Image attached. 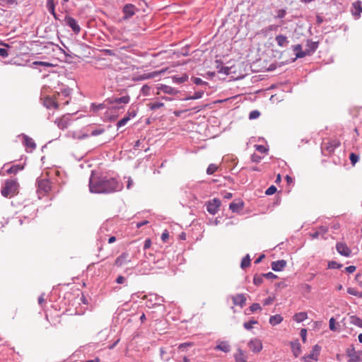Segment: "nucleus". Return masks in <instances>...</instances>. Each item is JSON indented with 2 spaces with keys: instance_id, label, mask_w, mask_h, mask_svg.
Listing matches in <instances>:
<instances>
[{
  "instance_id": "30",
  "label": "nucleus",
  "mask_w": 362,
  "mask_h": 362,
  "mask_svg": "<svg viewBox=\"0 0 362 362\" xmlns=\"http://www.w3.org/2000/svg\"><path fill=\"white\" fill-rule=\"evenodd\" d=\"M283 321V317L280 315H272L269 318V323L273 325H277Z\"/></svg>"
},
{
  "instance_id": "32",
  "label": "nucleus",
  "mask_w": 362,
  "mask_h": 362,
  "mask_svg": "<svg viewBox=\"0 0 362 362\" xmlns=\"http://www.w3.org/2000/svg\"><path fill=\"white\" fill-rule=\"evenodd\" d=\"M55 6L56 3L54 2V0H47L46 8L51 14H54Z\"/></svg>"
},
{
  "instance_id": "19",
  "label": "nucleus",
  "mask_w": 362,
  "mask_h": 362,
  "mask_svg": "<svg viewBox=\"0 0 362 362\" xmlns=\"http://www.w3.org/2000/svg\"><path fill=\"white\" fill-rule=\"evenodd\" d=\"M108 100L110 104H117V105L121 104V103L127 104L130 101V97L128 95H124V96H122L119 98H113L109 99Z\"/></svg>"
},
{
  "instance_id": "17",
  "label": "nucleus",
  "mask_w": 362,
  "mask_h": 362,
  "mask_svg": "<svg viewBox=\"0 0 362 362\" xmlns=\"http://www.w3.org/2000/svg\"><path fill=\"white\" fill-rule=\"evenodd\" d=\"M275 41L277 45L280 47H286L289 44L288 37L284 35L279 34L275 37Z\"/></svg>"
},
{
  "instance_id": "26",
  "label": "nucleus",
  "mask_w": 362,
  "mask_h": 362,
  "mask_svg": "<svg viewBox=\"0 0 362 362\" xmlns=\"http://www.w3.org/2000/svg\"><path fill=\"white\" fill-rule=\"evenodd\" d=\"M244 204L243 202H233L229 205V209L233 212H239L243 209Z\"/></svg>"
},
{
  "instance_id": "52",
  "label": "nucleus",
  "mask_w": 362,
  "mask_h": 362,
  "mask_svg": "<svg viewBox=\"0 0 362 362\" xmlns=\"http://www.w3.org/2000/svg\"><path fill=\"white\" fill-rule=\"evenodd\" d=\"M150 87L147 85H144L141 87V92L144 95H148L150 94Z\"/></svg>"
},
{
  "instance_id": "6",
  "label": "nucleus",
  "mask_w": 362,
  "mask_h": 362,
  "mask_svg": "<svg viewBox=\"0 0 362 362\" xmlns=\"http://www.w3.org/2000/svg\"><path fill=\"white\" fill-rule=\"evenodd\" d=\"M37 192L38 194H41L42 195L45 194L51 189V183L50 181L47 179H37Z\"/></svg>"
},
{
  "instance_id": "9",
  "label": "nucleus",
  "mask_w": 362,
  "mask_h": 362,
  "mask_svg": "<svg viewBox=\"0 0 362 362\" xmlns=\"http://www.w3.org/2000/svg\"><path fill=\"white\" fill-rule=\"evenodd\" d=\"M248 346L254 353L260 352L263 347L261 340L257 338L251 339L248 342Z\"/></svg>"
},
{
  "instance_id": "33",
  "label": "nucleus",
  "mask_w": 362,
  "mask_h": 362,
  "mask_svg": "<svg viewBox=\"0 0 362 362\" xmlns=\"http://www.w3.org/2000/svg\"><path fill=\"white\" fill-rule=\"evenodd\" d=\"M250 257L249 255H246L242 259L240 267L242 269H245L250 265Z\"/></svg>"
},
{
  "instance_id": "47",
  "label": "nucleus",
  "mask_w": 362,
  "mask_h": 362,
  "mask_svg": "<svg viewBox=\"0 0 362 362\" xmlns=\"http://www.w3.org/2000/svg\"><path fill=\"white\" fill-rule=\"evenodd\" d=\"M335 323H336L335 319L334 317H331L329 321V329L334 332L337 330V327H336Z\"/></svg>"
},
{
  "instance_id": "25",
  "label": "nucleus",
  "mask_w": 362,
  "mask_h": 362,
  "mask_svg": "<svg viewBox=\"0 0 362 362\" xmlns=\"http://www.w3.org/2000/svg\"><path fill=\"white\" fill-rule=\"evenodd\" d=\"M55 123L60 129H65L69 126V119L66 117H63L56 119Z\"/></svg>"
},
{
  "instance_id": "3",
  "label": "nucleus",
  "mask_w": 362,
  "mask_h": 362,
  "mask_svg": "<svg viewBox=\"0 0 362 362\" xmlns=\"http://www.w3.org/2000/svg\"><path fill=\"white\" fill-rule=\"evenodd\" d=\"M144 299L146 300V305L149 308L160 305L164 302V298L156 293L146 295Z\"/></svg>"
},
{
  "instance_id": "54",
  "label": "nucleus",
  "mask_w": 362,
  "mask_h": 362,
  "mask_svg": "<svg viewBox=\"0 0 362 362\" xmlns=\"http://www.w3.org/2000/svg\"><path fill=\"white\" fill-rule=\"evenodd\" d=\"M262 157L256 153H253L251 156V160L254 163H259L262 160Z\"/></svg>"
},
{
  "instance_id": "5",
  "label": "nucleus",
  "mask_w": 362,
  "mask_h": 362,
  "mask_svg": "<svg viewBox=\"0 0 362 362\" xmlns=\"http://www.w3.org/2000/svg\"><path fill=\"white\" fill-rule=\"evenodd\" d=\"M346 354V356L349 357L348 362L362 361V351H356L353 345L347 348Z\"/></svg>"
},
{
  "instance_id": "21",
  "label": "nucleus",
  "mask_w": 362,
  "mask_h": 362,
  "mask_svg": "<svg viewBox=\"0 0 362 362\" xmlns=\"http://www.w3.org/2000/svg\"><path fill=\"white\" fill-rule=\"evenodd\" d=\"M128 262H129V254L127 252H123L122 255L117 257L115 264L117 267H121Z\"/></svg>"
},
{
  "instance_id": "7",
  "label": "nucleus",
  "mask_w": 362,
  "mask_h": 362,
  "mask_svg": "<svg viewBox=\"0 0 362 362\" xmlns=\"http://www.w3.org/2000/svg\"><path fill=\"white\" fill-rule=\"evenodd\" d=\"M221 200L218 198H214L209 201L206 204L207 211L212 215H215L218 212L219 207L221 206Z\"/></svg>"
},
{
  "instance_id": "34",
  "label": "nucleus",
  "mask_w": 362,
  "mask_h": 362,
  "mask_svg": "<svg viewBox=\"0 0 362 362\" xmlns=\"http://www.w3.org/2000/svg\"><path fill=\"white\" fill-rule=\"evenodd\" d=\"M148 105L151 110H155L163 107L164 103L160 101H155L150 103Z\"/></svg>"
},
{
  "instance_id": "29",
  "label": "nucleus",
  "mask_w": 362,
  "mask_h": 362,
  "mask_svg": "<svg viewBox=\"0 0 362 362\" xmlns=\"http://www.w3.org/2000/svg\"><path fill=\"white\" fill-rule=\"evenodd\" d=\"M172 79L174 83L180 84L188 80V76L186 74H182L181 76H174L172 77Z\"/></svg>"
},
{
  "instance_id": "59",
  "label": "nucleus",
  "mask_w": 362,
  "mask_h": 362,
  "mask_svg": "<svg viewBox=\"0 0 362 362\" xmlns=\"http://www.w3.org/2000/svg\"><path fill=\"white\" fill-rule=\"evenodd\" d=\"M278 28H279V25H270L268 27H267L264 30H265V33H267L269 31L277 30Z\"/></svg>"
},
{
  "instance_id": "31",
  "label": "nucleus",
  "mask_w": 362,
  "mask_h": 362,
  "mask_svg": "<svg viewBox=\"0 0 362 362\" xmlns=\"http://www.w3.org/2000/svg\"><path fill=\"white\" fill-rule=\"evenodd\" d=\"M308 315L305 312H300L294 315L293 320L296 322H301L307 319Z\"/></svg>"
},
{
  "instance_id": "44",
  "label": "nucleus",
  "mask_w": 362,
  "mask_h": 362,
  "mask_svg": "<svg viewBox=\"0 0 362 362\" xmlns=\"http://www.w3.org/2000/svg\"><path fill=\"white\" fill-rule=\"evenodd\" d=\"M104 108H105V105L103 103H100V104L92 103V105H91V109L94 112H98V110H103Z\"/></svg>"
},
{
  "instance_id": "2",
  "label": "nucleus",
  "mask_w": 362,
  "mask_h": 362,
  "mask_svg": "<svg viewBox=\"0 0 362 362\" xmlns=\"http://www.w3.org/2000/svg\"><path fill=\"white\" fill-rule=\"evenodd\" d=\"M18 184L16 180H7L1 193L4 197H12L18 192Z\"/></svg>"
},
{
  "instance_id": "60",
  "label": "nucleus",
  "mask_w": 362,
  "mask_h": 362,
  "mask_svg": "<svg viewBox=\"0 0 362 362\" xmlns=\"http://www.w3.org/2000/svg\"><path fill=\"white\" fill-rule=\"evenodd\" d=\"M300 337L302 338L303 341L305 343L306 341V336H307V329H302L300 330Z\"/></svg>"
},
{
  "instance_id": "4",
  "label": "nucleus",
  "mask_w": 362,
  "mask_h": 362,
  "mask_svg": "<svg viewBox=\"0 0 362 362\" xmlns=\"http://www.w3.org/2000/svg\"><path fill=\"white\" fill-rule=\"evenodd\" d=\"M318 47V42H313L308 40L306 48L303 52H298L296 53V59L303 58L305 56H309L313 54Z\"/></svg>"
},
{
  "instance_id": "53",
  "label": "nucleus",
  "mask_w": 362,
  "mask_h": 362,
  "mask_svg": "<svg viewBox=\"0 0 362 362\" xmlns=\"http://www.w3.org/2000/svg\"><path fill=\"white\" fill-rule=\"evenodd\" d=\"M276 192V187L274 185L270 186L265 192L267 195L274 194Z\"/></svg>"
},
{
  "instance_id": "11",
  "label": "nucleus",
  "mask_w": 362,
  "mask_h": 362,
  "mask_svg": "<svg viewBox=\"0 0 362 362\" xmlns=\"http://www.w3.org/2000/svg\"><path fill=\"white\" fill-rule=\"evenodd\" d=\"M136 11V8L134 5L132 4H126L123 8L122 12L124 13V19H129L132 17Z\"/></svg>"
},
{
  "instance_id": "55",
  "label": "nucleus",
  "mask_w": 362,
  "mask_h": 362,
  "mask_svg": "<svg viewBox=\"0 0 362 362\" xmlns=\"http://www.w3.org/2000/svg\"><path fill=\"white\" fill-rule=\"evenodd\" d=\"M203 95H204V91H202V90L196 91L192 95V98L194 100L199 99V98H202L203 97Z\"/></svg>"
},
{
  "instance_id": "14",
  "label": "nucleus",
  "mask_w": 362,
  "mask_h": 362,
  "mask_svg": "<svg viewBox=\"0 0 362 362\" xmlns=\"http://www.w3.org/2000/svg\"><path fill=\"white\" fill-rule=\"evenodd\" d=\"M320 346L317 344L315 345L313 347L312 351L308 355L304 357L305 361L307 362L309 361V360L310 359L317 361V356L320 354Z\"/></svg>"
},
{
  "instance_id": "62",
  "label": "nucleus",
  "mask_w": 362,
  "mask_h": 362,
  "mask_svg": "<svg viewBox=\"0 0 362 362\" xmlns=\"http://www.w3.org/2000/svg\"><path fill=\"white\" fill-rule=\"evenodd\" d=\"M0 56L2 57H7L8 56V52L7 49L0 47Z\"/></svg>"
},
{
  "instance_id": "63",
  "label": "nucleus",
  "mask_w": 362,
  "mask_h": 362,
  "mask_svg": "<svg viewBox=\"0 0 362 362\" xmlns=\"http://www.w3.org/2000/svg\"><path fill=\"white\" fill-rule=\"evenodd\" d=\"M356 270V267L355 266H349V267H346L345 268V271L347 272V273H349V274H351L353 272H354Z\"/></svg>"
},
{
  "instance_id": "12",
  "label": "nucleus",
  "mask_w": 362,
  "mask_h": 362,
  "mask_svg": "<svg viewBox=\"0 0 362 362\" xmlns=\"http://www.w3.org/2000/svg\"><path fill=\"white\" fill-rule=\"evenodd\" d=\"M336 249L341 255L344 257H349L351 252L347 245L343 243H337Z\"/></svg>"
},
{
  "instance_id": "27",
  "label": "nucleus",
  "mask_w": 362,
  "mask_h": 362,
  "mask_svg": "<svg viewBox=\"0 0 362 362\" xmlns=\"http://www.w3.org/2000/svg\"><path fill=\"white\" fill-rule=\"evenodd\" d=\"M24 144L27 148H30L31 151L36 148V144L33 139L30 138L28 136L23 134Z\"/></svg>"
},
{
  "instance_id": "64",
  "label": "nucleus",
  "mask_w": 362,
  "mask_h": 362,
  "mask_svg": "<svg viewBox=\"0 0 362 362\" xmlns=\"http://www.w3.org/2000/svg\"><path fill=\"white\" fill-rule=\"evenodd\" d=\"M168 238H169V234L166 230L162 233L161 239L163 241L165 242L168 239Z\"/></svg>"
},
{
  "instance_id": "45",
  "label": "nucleus",
  "mask_w": 362,
  "mask_h": 362,
  "mask_svg": "<svg viewBox=\"0 0 362 362\" xmlns=\"http://www.w3.org/2000/svg\"><path fill=\"white\" fill-rule=\"evenodd\" d=\"M194 83L196 85L202 86V85H208V83L206 81H204L201 78L198 77H194L192 78Z\"/></svg>"
},
{
  "instance_id": "22",
  "label": "nucleus",
  "mask_w": 362,
  "mask_h": 362,
  "mask_svg": "<svg viewBox=\"0 0 362 362\" xmlns=\"http://www.w3.org/2000/svg\"><path fill=\"white\" fill-rule=\"evenodd\" d=\"M233 302L236 305L243 307L246 302V298L244 294H237L233 298Z\"/></svg>"
},
{
  "instance_id": "28",
  "label": "nucleus",
  "mask_w": 362,
  "mask_h": 362,
  "mask_svg": "<svg viewBox=\"0 0 362 362\" xmlns=\"http://www.w3.org/2000/svg\"><path fill=\"white\" fill-rule=\"evenodd\" d=\"M215 350L222 351L225 353H228L230 350V345L226 341H221L215 347Z\"/></svg>"
},
{
  "instance_id": "35",
  "label": "nucleus",
  "mask_w": 362,
  "mask_h": 362,
  "mask_svg": "<svg viewBox=\"0 0 362 362\" xmlns=\"http://www.w3.org/2000/svg\"><path fill=\"white\" fill-rule=\"evenodd\" d=\"M347 293L349 294H350V295H352V296H356V297H358V298H362V293L359 292L355 288H353V287L348 288H347Z\"/></svg>"
},
{
  "instance_id": "13",
  "label": "nucleus",
  "mask_w": 362,
  "mask_h": 362,
  "mask_svg": "<svg viewBox=\"0 0 362 362\" xmlns=\"http://www.w3.org/2000/svg\"><path fill=\"white\" fill-rule=\"evenodd\" d=\"M158 90L164 93L173 95H175L179 93L178 90H177L170 86L164 85V84H159L158 86Z\"/></svg>"
},
{
  "instance_id": "20",
  "label": "nucleus",
  "mask_w": 362,
  "mask_h": 362,
  "mask_svg": "<svg viewBox=\"0 0 362 362\" xmlns=\"http://www.w3.org/2000/svg\"><path fill=\"white\" fill-rule=\"evenodd\" d=\"M291 351L295 357H298L301 354V346L299 341L297 339L291 342Z\"/></svg>"
},
{
  "instance_id": "49",
  "label": "nucleus",
  "mask_w": 362,
  "mask_h": 362,
  "mask_svg": "<svg viewBox=\"0 0 362 362\" xmlns=\"http://www.w3.org/2000/svg\"><path fill=\"white\" fill-rule=\"evenodd\" d=\"M349 159L353 165H355L359 160V156L354 153H351Z\"/></svg>"
},
{
  "instance_id": "15",
  "label": "nucleus",
  "mask_w": 362,
  "mask_h": 362,
  "mask_svg": "<svg viewBox=\"0 0 362 362\" xmlns=\"http://www.w3.org/2000/svg\"><path fill=\"white\" fill-rule=\"evenodd\" d=\"M160 356L163 361H168L173 356L170 348L161 347L160 349Z\"/></svg>"
},
{
  "instance_id": "40",
  "label": "nucleus",
  "mask_w": 362,
  "mask_h": 362,
  "mask_svg": "<svg viewBox=\"0 0 362 362\" xmlns=\"http://www.w3.org/2000/svg\"><path fill=\"white\" fill-rule=\"evenodd\" d=\"M130 120V117L129 116H125L122 119H120L119 121H118V122L117 123V128H120L124 125H126V124Z\"/></svg>"
},
{
  "instance_id": "16",
  "label": "nucleus",
  "mask_w": 362,
  "mask_h": 362,
  "mask_svg": "<svg viewBox=\"0 0 362 362\" xmlns=\"http://www.w3.org/2000/svg\"><path fill=\"white\" fill-rule=\"evenodd\" d=\"M328 232V228L325 226H321L317 228V230L310 233V235L313 239H317L320 235L323 236Z\"/></svg>"
},
{
  "instance_id": "50",
  "label": "nucleus",
  "mask_w": 362,
  "mask_h": 362,
  "mask_svg": "<svg viewBox=\"0 0 362 362\" xmlns=\"http://www.w3.org/2000/svg\"><path fill=\"white\" fill-rule=\"evenodd\" d=\"M255 149L259 151V153H265L268 151V148H267L264 146L263 145H255Z\"/></svg>"
},
{
  "instance_id": "1",
  "label": "nucleus",
  "mask_w": 362,
  "mask_h": 362,
  "mask_svg": "<svg viewBox=\"0 0 362 362\" xmlns=\"http://www.w3.org/2000/svg\"><path fill=\"white\" fill-rule=\"evenodd\" d=\"M122 188L123 184L115 177L92 173L89 179V189L92 193L110 194L121 191Z\"/></svg>"
},
{
  "instance_id": "41",
  "label": "nucleus",
  "mask_w": 362,
  "mask_h": 362,
  "mask_svg": "<svg viewBox=\"0 0 362 362\" xmlns=\"http://www.w3.org/2000/svg\"><path fill=\"white\" fill-rule=\"evenodd\" d=\"M105 129L102 127H98L91 130L90 135L92 136H96L104 133Z\"/></svg>"
},
{
  "instance_id": "38",
  "label": "nucleus",
  "mask_w": 362,
  "mask_h": 362,
  "mask_svg": "<svg viewBox=\"0 0 362 362\" xmlns=\"http://www.w3.org/2000/svg\"><path fill=\"white\" fill-rule=\"evenodd\" d=\"M257 324V321L255 320H250L243 324L245 329L250 330L253 328V325Z\"/></svg>"
},
{
  "instance_id": "36",
  "label": "nucleus",
  "mask_w": 362,
  "mask_h": 362,
  "mask_svg": "<svg viewBox=\"0 0 362 362\" xmlns=\"http://www.w3.org/2000/svg\"><path fill=\"white\" fill-rule=\"evenodd\" d=\"M23 166H21L20 165H13L11 166V168H9L8 170H7V173L8 174H16L17 173L19 170H23Z\"/></svg>"
},
{
  "instance_id": "43",
  "label": "nucleus",
  "mask_w": 362,
  "mask_h": 362,
  "mask_svg": "<svg viewBox=\"0 0 362 362\" xmlns=\"http://www.w3.org/2000/svg\"><path fill=\"white\" fill-rule=\"evenodd\" d=\"M342 267V264L335 262L331 261L328 263V268L332 269H340Z\"/></svg>"
},
{
  "instance_id": "18",
  "label": "nucleus",
  "mask_w": 362,
  "mask_h": 362,
  "mask_svg": "<svg viewBox=\"0 0 362 362\" xmlns=\"http://www.w3.org/2000/svg\"><path fill=\"white\" fill-rule=\"evenodd\" d=\"M286 266V261L284 259L277 260L272 262V269L274 272H281Z\"/></svg>"
},
{
  "instance_id": "39",
  "label": "nucleus",
  "mask_w": 362,
  "mask_h": 362,
  "mask_svg": "<svg viewBox=\"0 0 362 362\" xmlns=\"http://www.w3.org/2000/svg\"><path fill=\"white\" fill-rule=\"evenodd\" d=\"M263 277H264V274H261V275L256 274V275H255L254 278H253V283H254V284H255L257 286L260 285L263 282Z\"/></svg>"
},
{
  "instance_id": "23",
  "label": "nucleus",
  "mask_w": 362,
  "mask_h": 362,
  "mask_svg": "<svg viewBox=\"0 0 362 362\" xmlns=\"http://www.w3.org/2000/svg\"><path fill=\"white\" fill-rule=\"evenodd\" d=\"M235 362H247V356L241 349H238L236 353L234 354Z\"/></svg>"
},
{
  "instance_id": "57",
  "label": "nucleus",
  "mask_w": 362,
  "mask_h": 362,
  "mask_svg": "<svg viewBox=\"0 0 362 362\" xmlns=\"http://www.w3.org/2000/svg\"><path fill=\"white\" fill-rule=\"evenodd\" d=\"M286 14V11L285 9H279L277 11V15L276 16V18H283L285 17Z\"/></svg>"
},
{
  "instance_id": "58",
  "label": "nucleus",
  "mask_w": 362,
  "mask_h": 362,
  "mask_svg": "<svg viewBox=\"0 0 362 362\" xmlns=\"http://www.w3.org/2000/svg\"><path fill=\"white\" fill-rule=\"evenodd\" d=\"M264 277H265L268 279H274L277 278V276L270 272L264 274Z\"/></svg>"
},
{
  "instance_id": "51",
  "label": "nucleus",
  "mask_w": 362,
  "mask_h": 362,
  "mask_svg": "<svg viewBox=\"0 0 362 362\" xmlns=\"http://www.w3.org/2000/svg\"><path fill=\"white\" fill-rule=\"evenodd\" d=\"M262 309L260 305L257 303H252L250 306V310L251 312L254 313L257 310H260Z\"/></svg>"
},
{
  "instance_id": "10",
  "label": "nucleus",
  "mask_w": 362,
  "mask_h": 362,
  "mask_svg": "<svg viewBox=\"0 0 362 362\" xmlns=\"http://www.w3.org/2000/svg\"><path fill=\"white\" fill-rule=\"evenodd\" d=\"M351 12L355 20L359 19L362 13L361 1H356L354 2L351 5Z\"/></svg>"
},
{
  "instance_id": "56",
  "label": "nucleus",
  "mask_w": 362,
  "mask_h": 362,
  "mask_svg": "<svg viewBox=\"0 0 362 362\" xmlns=\"http://www.w3.org/2000/svg\"><path fill=\"white\" fill-rule=\"evenodd\" d=\"M274 298H275L274 296H269L268 298H265L263 302L264 305H271L274 302Z\"/></svg>"
},
{
  "instance_id": "37",
  "label": "nucleus",
  "mask_w": 362,
  "mask_h": 362,
  "mask_svg": "<svg viewBox=\"0 0 362 362\" xmlns=\"http://www.w3.org/2000/svg\"><path fill=\"white\" fill-rule=\"evenodd\" d=\"M351 322L353 325L362 328V319L361 318H360L357 316H351Z\"/></svg>"
},
{
  "instance_id": "24",
  "label": "nucleus",
  "mask_w": 362,
  "mask_h": 362,
  "mask_svg": "<svg viewBox=\"0 0 362 362\" xmlns=\"http://www.w3.org/2000/svg\"><path fill=\"white\" fill-rule=\"evenodd\" d=\"M42 104L45 107H46L47 109L51 108H55L57 109L58 107V104L54 102L51 98L46 97L43 99Z\"/></svg>"
},
{
  "instance_id": "8",
  "label": "nucleus",
  "mask_w": 362,
  "mask_h": 362,
  "mask_svg": "<svg viewBox=\"0 0 362 362\" xmlns=\"http://www.w3.org/2000/svg\"><path fill=\"white\" fill-rule=\"evenodd\" d=\"M64 23L66 25L70 27L72 31L78 35L81 32V27L77 21L71 16H66L64 18Z\"/></svg>"
},
{
  "instance_id": "42",
  "label": "nucleus",
  "mask_w": 362,
  "mask_h": 362,
  "mask_svg": "<svg viewBox=\"0 0 362 362\" xmlns=\"http://www.w3.org/2000/svg\"><path fill=\"white\" fill-rule=\"evenodd\" d=\"M218 169V166L216 164L211 163L210 164L207 169H206V173L208 175H213Z\"/></svg>"
},
{
  "instance_id": "61",
  "label": "nucleus",
  "mask_w": 362,
  "mask_h": 362,
  "mask_svg": "<svg viewBox=\"0 0 362 362\" xmlns=\"http://www.w3.org/2000/svg\"><path fill=\"white\" fill-rule=\"evenodd\" d=\"M190 346H192V343H187V342H186V343H182V344H180L179 345L178 349H179L180 350L183 351V350H185L187 347Z\"/></svg>"
},
{
  "instance_id": "48",
  "label": "nucleus",
  "mask_w": 362,
  "mask_h": 362,
  "mask_svg": "<svg viewBox=\"0 0 362 362\" xmlns=\"http://www.w3.org/2000/svg\"><path fill=\"white\" fill-rule=\"evenodd\" d=\"M260 112L258 110H252L249 114L250 119H255L259 117Z\"/></svg>"
},
{
  "instance_id": "46",
  "label": "nucleus",
  "mask_w": 362,
  "mask_h": 362,
  "mask_svg": "<svg viewBox=\"0 0 362 362\" xmlns=\"http://www.w3.org/2000/svg\"><path fill=\"white\" fill-rule=\"evenodd\" d=\"M218 72L221 74H223L225 75L230 74V68L228 66H221L220 68H218Z\"/></svg>"
}]
</instances>
